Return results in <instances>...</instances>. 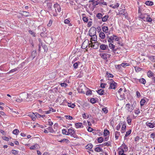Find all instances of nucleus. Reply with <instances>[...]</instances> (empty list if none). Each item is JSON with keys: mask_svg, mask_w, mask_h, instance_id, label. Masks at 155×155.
Instances as JSON below:
<instances>
[{"mask_svg": "<svg viewBox=\"0 0 155 155\" xmlns=\"http://www.w3.org/2000/svg\"><path fill=\"white\" fill-rule=\"evenodd\" d=\"M93 33L91 32V30H90L89 31V35L91 37L94 35L96 34V32L95 29H94V30L93 31Z\"/></svg>", "mask_w": 155, "mask_h": 155, "instance_id": "21", "label": "nucleus"}, {"mask_svg": "<svg viewBox=\"0 0 155 155\" xmlns=\"http://www.w3.org/2000/svg\"><path fill=\"white\" fill-rule=\"evenodd\" d=\"M41 35L42 37H45L46 36L47 33H44L43 32H41Z\"/></svg>", "mask_w": 155, "mask_h": 155, "instance_id": "60", "label": "nucleus"}, {"mask_svg": "<svg viewBox=\"0 0 155 155\" xmlns=\"http://www.w3.org/2000/svg\"><path fill=\"white\" fill-rule=\"evenodd\" d=\"M79 63H80V62L79 61H78L74 63L73 64V67L74 68L76 69L78 68V64Z\"/></svg>", "mask_w": 155, "mask_h": 155, "instance_id": "44", "label": "nucleus"}, {"mask_svg": "<svg viewBox=\"0 0 155 155\" xmlns=\"http://www.w3.org/2000/svg\"><path fill=\"white\" fill-rule=\"evenodd\" d=\"M121 66L124 67H125V66H128V64L127 63H122L121 64Z\"/></svg>", "mask_w": 155, "mask_h": 155, "instance_id": "62", "label": "nucleus"}, {"mask_svg": "<svg viewBox=\"0 0 155 155\" xmlns=\"http://www.w3.org/2000/svg\"><path fill=\"white\" fill-rule=\"evenodd\" d=\"M139 81L140 83L143 84H145L146 82L145 80L143 78L140 79L139 80Z\"/></svg>", "mask_w": 155, "mask_h": 155, "instance_id": "27", "label": "nucleus"}, {"mask_svg": "<svg viewBox=\"0 0 155 155\" xmlns=\"http://www.w3.org/2000/svg\"><path fill=\"white\" fill-rule=\"evenodd\" d=\"M96 16L99 19H101L103 15L101 13H98L97 14Z\"/></svg>", "mask_w": 155, "mask_h": 155, "instance_id": "46", "label": "nucleus"}, {"mask_svg": "<svg viewBox=\"0 0 155 155\" xmlns=\"http://www.w3.org/2000/svg\"><path fill=\"white\" fill-rule=\"evenodd\" d=\"M41 46L44 49V51L45 52H47L48 49V48L47 47V46L46 45H43H43H41Z\"/></svg>", "mask_w": 155, "mask_h": 155, "instance_id": "38", "label": "nucleus"}, {"mask_svg": "<svg viewBox=\"0 0 155 155\" xmlns=\"http://www.w3.org/2000/svg\"><path fill=\"white\" fill-rule=\"evenodd\" d=\"M38 146V145L37 144H35L33 146H31L30 147V149H31V150H34V149H36V148H37Z\"/></svg>", "mask_w": 155, "mask_h": 155, "instance_id": "30", "label": "nucleus"}, {"mask_svg": "<svg viewBox=\"0 0 155 155\" xmlns=\"http://www.w3.org/2000/svg\"><path fill=\"white\" fill-rule=\"evenodd\" d=\"M122 147L124 149V151H127L128 149V147L125 144H124L122 145Z\"/></svg>", "mask_w": 155, "mask_h": 155, "instance_id": "47", "label": "nucleus"}, {"mask_svg": "<svg viewBox=\"0 0 155 155\" xmlns=\"http://www.w3.org/2000/svg\"><path fill=\"white\" fill-rule=\"evenodd\" d=\"M60 85L61 87H66L68 85V84L64 83H61Z\"/></svg>", "mask_w": 155, "mask_h": 155, "instance_id": "59", "label": "nucleus"}, {"mask_svg": "<svg viewBox=\"0 0 155 155\" xmlns=\"http://www.w3.org/2000/svg\"><path fill=\"white\" fill-rule=\"evenodd\" d=\"M121 125H122V126L121 128V133H124L125 132L126 128V122H121Z\"/></svg>", "mask_w": 155, "mask_h": 155, "instance_id": "7", "label": "nucleus"}, {"mask_svg": "<svg viewBox=\"0 0 155 155\" xmlns=\"http://www.w3.org/2000/svg\"><path fill=\"white\" fill-rule=\"evenodd\" d=\"M110 133V132L107 130H104V136H107Z\"/></svg>", "mask_w": 155, "mask_h": 155, "instance_id": "31", "label": "nucleus"}, {"mask_svg": "<svg viewBox=\"0 0 155 155\" xmlns=\"http://www.w3.org/2000/svg\"><path fill=\"white\" fill-rule=\"evenodd\" d=\"M47 129L49 131V132L50 133H53L54 132V130L51 127H49L48 128H47Z\"/></svg>", "mask_w": 155, "mask_h": 155, "instance_id": "39", "label": "nucleus"}, {"mask_svg": "<svg viewBox=\"0 0 155 155\" xmlns=\"http://www.w3.org/2000/svg\"><path fill=\"white\" fill-rule=\"evenodd\" d=\"M62 133L63 134L68 135V131H67L65 129H63L62 130Z\"/></svg>", "mask_w": 155, "mask_h": 155, "instance_id": "36", "label": "nucleus"}, {"mask_svg": "<svg viewBox=\"0 0 155 155\" xmlns=\"http://www.w3.org/2000/svg\"><path fill=\"white\" fill-rule=\"evenodd\" d=\"M107 38H108L107 40V41L109 43H113L114 42L113 40H114V38H113L112 36H111L110 37H109L108 36L107 37Z\"/></svg>", "mask_w": 155, "mask_h": 155, "instance_id": "14", "label": "nucleus"}, {"mask_svg": "<svg viewBox=\"0 0 155 155\" xmlns=\"http://www.w3.org/2000/svg\"><path fill=\"white\" fill-rule=\"evenodd\" d=\"M24 16H28L29 14V13L27 12L23 11V13L22 14Z\"/></svg>", "mask_w": 155, "mask_h": 155, "instance_id": "45", "label": "nucleus"}, {"mask_svg": "<svg viewBox=\"0 0 155 155\" xmlns=\"http://www.w3.org/2000/svg\"><path fill=\"white\" fill-rule=\"evenodd\" d=\"M147 14H141L140 16V18L143 19L144 21H145V19L147 16Z\"/></svg>", "mask_w": 155, "mask_h": 155, "instance_id": "15", "label": "nucleus"}, {"mask_svg": "<svg viewBox=\"0 0 155 155\" xmlns=\"http://www.w3.org/2000/svg\"><path fill=\"white\" fill-rule=\"evenodd\" d=\"M121 122H120L116 127V129L117 130H119L121 127Z\"/></svg>", "mask_w": 155, "mask_h": 155, "instance_id": "53", "label": "nucleus"}, {"mask_svg": "<svg viewBox=\"0 0 155 155\" xmlns=\"http://www.w3.org/2000/svg\"><path fill=\"white\" fill-rule=\"evenodd\" d=\"M59 142L62 143L63 142H66V143H67L68 142H69V140L67 139H64L63 140H59Z\"/></svg>", "mask_w": 155, "mask_h": 155, "instance_id": "52", "label": "nucleus"}, {"mask_svg": "<svg viewBox=\"0 0 155 155\" xmlns=\"http://www.w3.org/2000/svg\"><path fill=\"white\" fill-rule=\"evenodd\" d=\"M100 49L102 50H107L108 51H107V52L108 53L110 51L109 49H108V46L107 45H106L104 44H102L100 45Z\"/></svg>", "mask_w": 155, "mask_h": 155, "instance_id": "4", "label": "nucleus"}, {"mask_svg": "<svg viewBox=\"0 0 155 155\" xmlns=\"http://www.w3.org/2000/svg\"><path fill=\"white\" fill-rule=\"evenodd\" d=\"M132 120L130 117L129 116H128L127 117V122L128 124L130 125L131 123Z\"/></svg>", "mask_w": 155, "mask_h": 155, "instance_id": "28", "label": "nucleus"}, {"mask_svg": "<svg viewBox=\"0 0 155 155\" xmlns=\"http://www.w3.org/2000/svg\"><path fill=\"white\" fill-rule=\"evenodd\" d=\"M68 105L69 107H71L72 108H74L75 106V105L74 104H71V103H68Z\"/></svg>", "mask_w": 155, "mask_h": 155, "instance_id": "43", "label": "nucleus"}, {"mask_svg": "<svg viewBox=\"0 0 155 155\" xmlns=\"http://www.w3.org/2000/svg\"><path fill=\"white\" fill-rule=\"evenodd\" d=\"M91 102L92 104H94L96 102V100L94 98H91Z\"/></svg>", "mask_w": 155, "mask_h": 155, "instance_id": "55", "label": "nucleus"}, {"mask_svg": "<svg viewBox=\"0 0 155 155\" xmlns=\"http://www.w3.org/2000/svg\"><path fill=\"white\" fill-rule=\"evenodd\" d=\"M100 56L104 60H106L108 58L110 57L111 55L107 53L100 54Z\"/></svg>", "mask_w": 155, "mask_h": 155, "instance_id": "5", "label": "nucleus"}, {"mask_svg": "<svg viewBox=\"0 0 155 155\" xmlns=\"http://www.w3.org/2000/svg\"><path fill=\"white\" fill-rule=\"evenodd\" d=\"M95 150L97 152H102V148L98 147L95 148Z\"/></svg>", "mask_w": 155, "mask_h": 155, "instance_id": "40", "label": "nucleus"}, {"mask_svg": "<svg viewBox=\"0 0 155 155\" xmlns=\"http://www.w3.org/2000/svg\"><path fill=\"white\" fill-rule=\"evenodd\" d=\"M54 7L55 9V11L57 13V11L58 12H60L61 11V7L57 3L55 4L54 5Z\"/></svg>", "mask_w": 155, "mask_h": 155, "instance_id": "6", "label": "nucleus"}, {"mask_svg": "<svg viewBox=\"0 0 155 155\" xmlns=\"http://www.w3.org/2000/svg\"><path fill=\"white\" fill-rule=\"evenodd\" d=\"M145 4L147 5H153V2L152 1H148L146 2Z\"/></svg>", "mask_w": 155, "mask_h": 155, "instance_id": "25", "label": "nucleus"}, {"mask_svg": "<svg viewBox=\"0 0 155 155\" xmlns=\"http://www.w3.org/2000/svg\"><path fill=\"white\" fill-rule=\"evenodd\" d=\"M108 15H106L104 16V17H102V20L103 22H105L108 19Z\"/></svg>", "mask_w": 155, "mask_h": 155, "instance_id": "18", "label": "nucleus"}, {"mask_svg": "<svg viewBox=\"0 0 155 155\" xmlns=\"http://www.w3.org/2000/svg\"><path fill=\"white\" fill-rule=\"evenodd\" d=\"M135 104H136V102H134L130 107L128 106V107H127L128 108L127 110L128 111L131 112L134 110L133 106L134 105V106Z\"/></svg>", "mask_w": 155, "mask_h": 155, "instance_id": "10", "label": "nucleus"}, {"mask_svg": "<svg viewBox=\"0 0 155 155\" xmlns=\"http://www.w3.org/2000/svg\"><path fill=\"white\" fill-rule=\"evenodd\" d=\"M22 96L23 94H21V97L18 98H17V99L16 100V101L18 102H20L22 101H25V98H24Z\"/></svg>", "mask_w": 155, "mask_h": 155, "instance_id": "11", "label": "nucleus"}, {"mask_svg": "<svg viewBox=\"0 0 155 155\" xmlns=\"http://www.w3.org/2000/svg\"><path fill=\"white\" fill-rule=\"evenodd\" d=\"M19 132V130L17 129H15L13 131V134L15 135L17 134Z\"/></svg>", "mask_w": 155, "mask_h": 155, "instance_id": "51", "label": "nucleus"}, {"mask_svg": "<svg viewBox=\"0 0 155 155\" xmlns=\"http://www.w3.org/2000/svg\"><path fill=\"white\" fill-rule=\"evenodd\" d=\"M68 135H70L71 136L74 138L76 137L75 131L72 127L68 129Z\"/></svg>", "mask_w": 155, "mask_h": 155, "instance_id": "3", "label": "nucleus"}, {"mask_svg": "<svg viewBox=\"0 0 155 155\" xmlns=\"http://www.w3.org/2000/svg\"><path fill=\"white\" fill-rule=\"evenodd\" d=\"M33 97L34 98V99H38V97H39V94L37 93H35V94H33Z\"/></svg>", "mask_w": 155, "mask_h": 155, "instance_id": "41", "label": "nucleus"}, {"mask_svg": "<svg viewBox=\"0 0 155 155\" xmlns=\"http://www.w3.org/2000/svg\"><path fill=\"white\" fill-rule=\"evenodd\" d=\"M12 153L15 154V155H16L17 154H18V152L16 150H13L12 151Z\"/></svg>", "mask_w": 155, "mask_h": 155, "instance_id": "61", "label": "nucleus"}, {"mask_svg": "<svg viewBox=\"0 0 155 155\" xmlns=\"http://www.w3.org/2000/svg\"><path fill=\"white\" fill-rule=\"evenodd\" d=\"M64 117H65L66 119H68L69 120H72L73 119L72 117L69 115H65Z\"/></svg>", "mask_w": 155, "mask_h": 155, "instance_id": "50", "label": "nucleus"}, {"mask_svg": "<svg viewBox=\"0 0 155 155\" xmlns=\"http://www.w3.org/2000/svg\"><path fill=\"white\" fill-rule=\"evenodd\" d=\"M23 97L25 98V101H31L33 100V93L32 94H28L27 93H24L23 94Z\"/></svg>", "mask_w": 155, "mask_h": 155, "instance_id": "1", "label": "nucleus"}, {"mask_svg": "<svg viewBox=\"0 0 155 155\" xmlns=\"http://www.w3.org/2000/svg\"><path fill=\"white\" fill-rule=\"evenodd\" d=\"M109 46L111 49L113 50H114L115 48V45L112 44V43H110L109 45Z\"/></svg>", "mask_w": 155, "mask_h": 155, "instance_id": "42", "label": "nucleus"}, {"mask_svg": "<svg viewBox=\"0 0 155 155\" xmlns=\"http://www.w3.org/2000/svg\"><path fill=\"white\" fill-rule=\"evenodd\" d=\"M91 40H93L94 41H96L97 40V37L96 34L94 35L91 37Z\"/></svg>", "mask_w": 155, "mask_h": 155, "instance_id": "33", "label": "nucleus"}, {"mask_svg": "<svg viewBox=\"0 0 155 155\" xmlns=\"http://www.w3.org/2000/svg\"><path fill=\"white\" fill-rule=\"evenodd\" d=\"M102 30L103 32L106 33L107 32L108 28L107 26H104L102 28Z\"/></svg>", "mask_w": 155, "mask_h": 155, "instance_id": "23", "label": "nucleus"}, {"mask_svg": "<svg viewBox=\"0 0 155 155\" xmlns=\"http://www.w3.org/2000/svg\"><path fill=\"white\" fill-rule=\"evenodd\" d=\"M107 85V84L101 83L100 84V87L102 88H105V86Z\"/></svg>", "mask_w": 155, "mask_h": 155, "instance_id": "57", "label": "nucleus"}, {"mask_svg": "<svg viewBox=\"0 0 155 155\" xmlns=\"http://www.w3.org/2000/svg\"><path fill=\"white\" fill-rule=\"evenodd\" d=\"M112 37L113 38H114V39L115 41H119L118 38L116 35H113Z\"/></svg>", "mask_w": 155, "mask_h": 155, "instance_id": "49", "label": "nucleus"}, {"mask_svg": "<svg viewBox=\"0 0 155 155\" xmlns=\"http://www.w3.org/2000/svg\"><path fill=\"white\" fill-rule=\"evenodd\" d=\"M147 76L149 77H152L154 75V74L151 71H149L147 72Z\"/></svg>", "mask_w": 155, "mask_h": 155, "instance_id": "24", "label": "nucleus"}, {"mask_svg": "<svg viewBox=\"0 0 155 155\" xmlns=\"http://www.w3.org/2000/svg\"><path fill=\"white\" fill-rule=\"evenodd\" d=\"M37 55L36 51L35 50L33 51L31 53V57L33 59Z\"/></svg>", "mask_w": 155, "mask_h": 155, "instance_id": "19", "label": "nucleus"}, {"mask_svg": "<svg viewBox=\"0 0 155 155\" xmlns=\"http://www.w3.org/2000/svg\"><path fill=\"white\" fill-rule=\"evenodd\" d=\"M110 80L111 82L109 83L110 85L109 89H115L117 85V83L114 82L112 79H111Z\"/></svg>", "mask_w": 155, "mask_h": 155, "instance_id": "2", "label": "nucleus"}, {"mask_svg": "<svg viewBox=\"0 0 155 155\" xmlns=\"http://www.w3.org/2000/svg\"><path fill=\"white\" fill-rule=\"evenodd\" d=\"M89 2H92L93 5L95 6L98 4L97 0H90Z\"/></svg>", "mask_w": 155, "mask_h": 155, "instance_id": "16", "label": "nucleus"}, {"mask_svg": "<svg viewBox=\"0 0 155 155\" xmlns=\"http://www.w3.org/2000/svg\"><path fill=\"white\" fill-rule=\"evenodd\" d=\"M131 132V130L130 129L128 131H127L126 133V134L125 135V137H124V139H125V138L128 136H129Z\"/></svg>", "mask_w": 155, "mask_h": 155, "instance_id": "34", "label": "nucleus"}, {"mask_svg": "<svg viewBox=\"0 0 155 155\" xmlns=\"http://www.w3.org/2000/svg\"><path fill=\"white\" fill-rule=\"evenodd\" d=\"M146 101L144 99H142L140 102V105L141 106H143L146 102Z\"/></svg>", "mask_w": 155, "mask_h": 155, "instance_id": "35", "label": "nucleus"}, {"mask_svg": "<svg viewBox=\"0 0 155 155\" xmlns=\"http://www.w3.org/2000/svg\"><path fill=\"white\" fill-rule=\"evenodd\" d=\"M119 5L118 3L115 4V5L112 4L110 5V7H112L113 8H117L119 6Z\"/></svg>", "mask_w": 155, "mask_h": 155, "instance_id": "20", "label": "nucleus"}, {"mask_svg": "<svg viewBox=\"0 0 155 155\" xmlns=\"http://www.w3.org/2000/svg\"><path fill=\"white\" fill-rule=\"evenodd\" d=\"M146 125L149 127L150 128H153L154 127V124H153L147 122L146 123Z\"/></svg>", "mask_w": 155, "mask_h": 155, "instance_id": "13", "label": "nucleus"}, {"mask_svg": "<svg viewBox=\"0 0 155 155\" xmlns=\"http://www.w3.org/2000/svg\"><path fill=\"white\" fill-rule=\"evenodd\" d=\"M99 37L102 39H104L105 37V35L102 32H100L99 34Z\"/></svg>", "mask_w": 155, "mask_h": 155, "instance_id": "22", "label": "nucleus"}, {"mask_svg": "<svg viewBox=\"0 0 155 155\" xmlns=\"http://www.w3.org/2000/svg\"><path fill=\"white\" fill-rule=\"evenodd\" d=\"M99 43H98L97 41L95 42L94 44L91 46L94 49H97L99 47Z\"/></svg>", "mask_w": 155, "mask_h": 155, "instance_id": "8", "label": "nucleus"}, {"mask_svg": "<svg viewBox=\"0 0 155 155\" xmlns=\"http://www.w3.org/2000/svg\"><path fill=\"white\" fill-rule=\"evenodd\" d=\"M75 125L77 128L83 127V126L82 123H76L75 124Z\"/></svg>", "mask_w": 155, "mask_h": 155, "instance_id": "12", "label": "nucleus"}, {"mask_svg": "<svg viewBox=\"0 0 155 155\" xmlns=\"http://www.w3.org/2000/svg\"><path fill=\"white\" fill-rule=\"evenodd\" d=\"M96 91L97 92V93L100 95H103L104 93V91L102 89L98 90Z\"/></svg>", "mask_w": 155, "mask_h": 155, "instance_id": "17", "label": "nucleus"}, {"mask_svg": "<svg viewBox=\"0 0 155 155\" xmlns=\"http://www.w3.org/2000/svg\"><path fill=\"white\" fill-rule=\"evenodd\" d=\"M34 113L31 114H30L28 115L31 117L32 120L33 121L35 120H36V117L34 115H33Z\"/></svg>", "mask_w": 155, "mask_h": 155, "instance_id": "29", "label": "nucleus"}, {"mask_svg": "<svg viewBox=\"0 0 155 155\" xmlns=\"http://www.w3.org/2000/svg\"><path fill=\"white\" fill-rule=\"evenodd\" d=\"M135 71L136 72H139L141 71V68L138 67H136L135 68Z\"/></svg>", "mask_w": 155, "mask_h": 155, "instance_id": "58", "label": "nucleus"}, {"mask_svg": "<svg viewBox=\"0 0 155 155\" xmlns=\"http://www.w3.org/2000/svg\"><path fill=\"white\" fill-rule=\"evenodd\" d=\"M148 58L152 62H155V56H149L148 57Z\"/></svg>", "mask_w": 155, "mask_h": 155, "instance_id": "26", "label": "nucleus"}, {"mask_svg": "<svg viewBox=\"0 0 155 155\" xmlns=\"http://www.w3.org/2000/svg\"><path fill=\"white\" fill-rule=\"evenodd\" d=\"M103 138L102 137H100L98 138V142L99 143H101L103 141Z\"/></svg>", "mask_w": 155, "mask_h": 155, "instance_id": "48", "label": "nucleus"}, {"mask_svg": "<svg viewBox=\"0 0 155 155\" xmlns=\"http://www.w3.org/2000/svg\"><path fill=\"white\" fill-rule=\"evenodd\" d=\"M120 135V132L118 131H116L115 133V138L116 139H117L118 138L119 136Z\"/></svg>", "mask_w": 155, "mask_h": 155, "instance_id": "37", "label": "nucleus"}, {"mask_svg": "<svg viewBox=\"0 0 155 155\" xmlns=\"http://www.w3.org/2000/svg\"><path fill=\"white\" fill-rule=\"evenodd\" d=\"M93 147V146L92 144L89 143L85 147V148L86 149L90 150V151H93V150H91Z\"/></svg>", "mask_w": 155, "mask_h": 155, "instance_id": "9", "label": "nucleus"}, {"mask_svg": "<svg viewBox=\"0 0 155 155\" xmlns=\"http://www.w3.org/2000/svg\"><path fill=\"white\" fill-rule=\"evenodd\" d=\"M121 10H120L119 11V14L120 15H123V14L124 13H123V12H124L125 11V9H120Z\"/></svg>", "mask_w": 155, "mask_h": 155, "instance_id": "54", "label": "nucleus"}, {"mask_svg": "<svg viewBox=\"0 0 155 155\" xmlns=\"http://www.w3.org/2000/svg\"><path fill=\"white\" fill-rule=\"evenodd\" d=\"M92 94V92L91 90H89L86 92V94L87 95H90Z\"/></svg>", "mask_w": 155, "mask_h": 155, "instance_id": "56", "label": "nucleus"}, {"mask_svg": "<svg viewBox=\"0 0 155 155\" xmlns=\"http://www.w3.org/2000/svg\"><path fill=\"white\" fill-rule=\"evenodd\" d=\"M145 21L148 22H150L152 21V19L149 17V16L147 15V16L145 19Z\"/></svg>", "mask_w": 155, "mask_h": 155, "instance_id": "32", "label": "nucleus"}, {"mask_svg": "<svg viewBox=\"0 0 155 155\" xmlns=\"http://www.w3.org/2000/svg\"><path fill=\"white\" fill-rule=\"evenodd\" d=\"M150 137H151L153 139L155 137V133H152L150 134Z\"/></svg>", "mask_w": 155, "mask_h": 155, "instance_id": "64", "label": "nucleus"}, {"mask_svg": "<svg viewBox=\"0 0 155 155\" xmlns=\"http://www.w3.org/2000/svg\"><path fill=\"white\" fill-rule=\"evenodd\" d=\"M52 21L51 20H50L49 21V23H48V24L47 25V26L48 27L51 26V25L52 24Z\"/></svg>", "mask_w": 155, "mask_h": 155, "instance_id": "63", "label": "nucleus"}]
</instances>
